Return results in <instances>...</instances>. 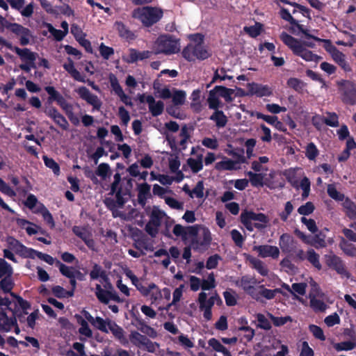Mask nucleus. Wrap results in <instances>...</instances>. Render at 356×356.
I'll use <instances>...</instances> for the list:
<instances>
[{
    "label": "nucleus",
    "instance_id": "1",
    "mask_svg": "<svg viewBox=\"0 0 356 356\" xmlns=\"http://www.w3.org/2000/svg\"><path fill=\"white\" fill-rule=\"evenodd\" d=\"M13 298V300L0 296V331L8 332L16 325V318L15 316L8 317L6 314V309L13 311V314H17L19 312L25 315L27 314L26 310L30 308V304L20 296L11 293Z\"/></svg>",
    "mask_w": 356,
    "mask_h": 356
},
{
    "label": "nucleus",
    "instance_id": "2",
    "mask_svg": "<svg viewBox=\"0 0 356 356\" xmlns=\"http://www.w3.org/2000/svg\"><path fill=\"white\" fill-rule=\"evenodd\" d=\"M202 281V291L198 294L197 303L200 311L203 314L204 318L209 321L212 318V307L215 304L221 305L222 300L216 291L206 292V291L213 289L216 286L213 273H209L207 277Z\"/></svg>",
    "mask_w": 356,
    "mask_h": 356
},
{
    "label": "nucleus",
    "instance_id": "3",
    "mask_svg": "<svg viewBox=\"0 0 356 356\" xmlns=\"http://www.w3.org/2000/svg\"><path fill=\"white\" fill-rule=\"evenodd\" d=\"M280 40L286 44L293 53L302 58L305 61L316 62L318 56L312 53V51L307 49L305 45L312 47L311 44H302L300 40L292 37L286 32H282L280 35Z\"/></svg>",
    "mask_w": 356,
    "mask_h": 356
},
{
    "label": "nucleus",
    "instance_id": "4",
    "mask_svg": "<svg viewBox=\"0 0 356 356\" xmlns=\"http://www.w3.org/2000/svg\"><path fill=\"white\" fill-rule=\"evenodd\" d=\"M194 41L200 40L199 42H191L182 51L183 57L188 61H195L196 60H205L211 56V52L202 43V36L200 34L192 37Z\"/></svg>",
    "mask_w": 356,
    "mask_h": 356
},
{
    "label": "nucleus",
    "instance_id": "5",
    "mask_svg": "<svg viewBox=\"0 0 356 356\" xmlns=\"http://www.w3.org/2000/svg\"><path fill=\"white\" fill-rule=\"evenodd\" d=\"M163 14V10L160 8L144 6L134 9L132 17L139 20L144 26L149 27L159 22Z\"/></svg>",
    "mask_w": 356,
    "mask_h": 356
},
{
    "label": "nucleus",
    "instance_id": "6",
    "mask_svg": "<svg viewBox=\"0 0 356 356\" xmlns=\"http://www.w3.org/2000/svg\"><path fill=\"white\" fill-rule=\"evenodd\" d=\"M179 41L170 35L159 36L154 42L153 49L156 54H172L179 51Z\"/></svg>",
    "mask_w": 356,
    "mask_h": 356
},
{
    "label": "nucleus",
    "instance_id": "7",
    "mask_svg": "<svg viewBox=\"0 0 356 356\" xmlns=\"http://www.w3.org/2000/svg\"><path fill=\"white\" fill-rule=\"evenodd\" d=\"M257 284L256 279L250 275H244L235 281L236 286L243 289L253 299L259 300V293H257V287H256Z\"/></svg>",
    "mask_w": 356,
    "mask_h": 356
},
{
    "label": "nucleus",
    "instance_id": "8",
    "mask_svg": "<svg viewBox=\"0 0 356 356\" xmlns=\"http://www.w3.org/2000/svg\"><path fill=\"white\" fill-rule=\"evenodd\" d=\"M6 243L9 249L22 257L31 259L35 257V250L26 247L14 237H8L6 238Z\"/></svg>",
    "mask_w": 356,
    "mask_h": 356
},
{
    "label": "nucleus",
    "instance_id": "9",
    "mask_svg": "<svg viewBox=\"0 0 356 356\" xmlns=\"http://www.w3.org/2000/svg\"><path fill=\"white\" fill-rule=\"evenodd\" d=\"M324 47L325 50L330 54L332 59L337 63L344 71H350V67L346 61L345 54L341 52L334 47L330 40H323Z\"/></svg>",
    "mask_w": 356,
    "mask_h": 356
},
{
    "label": "nucleus",
    "instance_id": "10",
    "mask_svg": "<svg viewBox=\"0 0 356 356\" xmlns=\"http://www.w3.org/2000/svg\"><path fill=\"white\" fill-rule=\"evenodd\" d=\"M137 290L143 296L148 298L152 304L159 303L161 300L160 289L153 282H150L147 285L141 282L139 286H137Z\"/></svg>",
    "mask_w": 356,
    "mask_h": 356
},
{
    "label": "nucleus",
    "instance_id": "11",
    "mask_svg": "<svg viewBox=\"0 0 356 356\" xmlns=\"http://www.w3.org/2000/svg\"><path fill=\"white\" fill-rule=\"evenodd\" d=\"M193 238L191 245L193 249L198 250L203 246L208 245L211 241V236L209 229L205 227H197V234L191 236Z\"/></svg>",
    "mask_w": 356,
    "mask_h": 356
},
{
    "label": "nucleus",
    "instance_id": "12",
    "mask_svg": "<svg viewBox=\"0 0 356 356\" xmlns=\"http://www.w3.org/2000/svg\"><path fill=\"white\" fill-rule=\"evenodd\" d=\"M342 101L350 105L356 104V86L351 81H343L340 88Z\"/></svg>",
    "mask_w": 356,
    "mask_h": 356
},
{
    "label": "nucleus",
    "instance_id": "13",
    "mask_svg": "<svg viewBox=\"0 0 356 356\" xmlns=\"http://www.w3.org/2000/svg\"><path fill=\"white\" fill-rule=\"evenodd\" d=\"M7 28L19 38L20 44L23 46L29 44L33 38L31 31L19 24H10Z\"/></svg>",
    "mask_w": 356,
    "mask_h": 356
},
{
    "label": "nucleus",
    "instance_id": "14",
    "mask_svg": "<svg viewBox=\"0 0 356 356\" xmlns=\"http://www.w3.org/2000/svg\"><path fill=\"white\" fill-rule=\"evenodd\" d=\"M166 138L172 148L184 149L186 143L189 138L188 129L186 126H184L181 129L177 138H173L168 132L166 133Z\"/></svg>",
    "mask_w": 356,
    "mask_h": 356
},
{
    "label": "nucleus",
    "instance_id": "15",
    "mask_svg": "<svg viewBox=\"0 0 356 356\" xmlns=\"http://www.w3.org/2000/svg\"><path fill=\"white\" fill-rule=\"evenodd\" d=\"M139 101L141 103L148 104L149 110L153 116H158L163 113L164 104L161 101H156L152 95H141L139 97Z\"/></svg>",
    "mask_w": 356,
    "mask_h": 356
},
{
    "label": "nucleus",
    "instance_id": "16",
    "mask_svg": "<svg viewBox=\"0 0 356 356\" xmlns=\"http://www.w3.org/2000/svg\"><path fill=\"white\" fill-rule=\"evenodd\" d=\"M253 250L262 258L270 257L273 259H278L280 251L278 247L270 245H261L253 247Z\"/></svg>",
    "mask_w": 356,
    "mask_h": 356
},
{
    "label": "nucleus",
    "instance_id": "17",
    "mask_svg": "<svg viewBox=\"0 0 356 356\" xmlns=\"http://www.w3.org/2000/svg\"><path fill=\"white\" fill-rule=\"evenodd\" d=\"M104 329L99 330L102 332L108 333L111 332L115 338L119 339L121 342L125 341L123 329L113 321L106 318L104 319Z\"/></svg>",
    "mask_w": 356,
    "mask_h": 356
},
{
    "label": "nucleus",
    "instance_id": "18",
    "mask_svg": "<svg viewBox=\"0 0 356 356\" xmlns=\"http://www.w3.org/2000/svg\"><path fill=\"white\" fill-rule=\"evenodd\" d=\"M249 93L259 97H269L273 94V89L268 85L251 83L248 85Z\"/></svg>",
    "mask_w": 356,
    "mask_h": 356
},
{
    "label": "nucleus",
    "instance_id": "19",
    "mask_svg": "<svg viewBox=\"0 0 356 356\" xmlns=\"http://www.w3.org/2000/svg\"><path fill=\"white\" fill-rule=\"evenodd\" d=\"M243 212L250 220H251V221L257 222L254 223V227L256 229H264L267 227V225L269 222V218L264 213H255L250 211H244Z\"/></svg>",
    "mask_w": 356,
    "mask_h": 356
},
{
    "label": "nucleus",
    "instance_id": "20",
    "mask_svg": "<svg viewBox=\"0 0 356 356\" xmlns=\"http://www.w3.org/2000/svg\"><path fill=\"white\" fill-rule=\"evenodd\" d=\"M327 265L334 269L339 274L348 275L341 259L335 254L330 253L325 256Z\"/></svg>",
    "mask_w": 356,
    "mask_h": 356
},
{
    "label": "nucleus",
    "instance_id": "21",
    "mask_svg": "<svg viewBox=\"0 0 356 356\" xmlns=\"http://www.w3.org/2000/svg\"><path fill=\"white\" fill-rule=\"evenodd\" d=\"M172 232L176 236L181 237L183 240H186L188 237H191V236H195L197 234V227H184L179 224H177L174 226Z\"/></svg>",
    "mask_w": 356,
    "mask_h": 356
},
{
    "label": "nucleus",
    "instance_id": "22",
    "mask_svg": "<svg viewBox=\"0 0 356 356\" xmlns=\"http://www.w3.org/2000/svg\"><path fill=\"white\" fill-rule=\"evenodd\" d=\"M65 70L74 80L84 83L86 81L84 76H83L75 67L74 61L71 58H67L66 62L63 65Z\"/></svg>",
    "mask_w": 356,
    "mask_h": 356
},
{
    "label": "nucleus",
    "instance_id": "23",
    "mask_svg": "<svg viewBox=\"0 0 356 356\" xmlns=\"http://www.w3.org/2000/svg\"><path fill=\"white\" fill-rule=\"evenodd\" d=\"M152 51H139L134 49H131L129 51V54L127 57H124V60L129 63H135L138 60H143L144 59L149 58Z\"/></svg>",
    "mask_w": 356,
    "mask_h": 356
},
{
    "label": "nucleus",
    "instance_id": "24",
    "mask_svg": "<svg viewBox=\"0 0 356 356\" xmlns=\"http://www.w3.org/2000/svg\"><path fill=\"white\" fill-rule=\"evenodd\" d=\"M56 265L59 267L60 272L68 278L77 277L78 280L83 279V274L74 267L67 266L59 261H56Z\"/></svg>",
    "mask_w": 356,
    "mask_h": 356
},
{
    "label": "nucleus",
    "instance_id": "25",
    "mask_svg": "<svg viewBox=\"0 0 356 356\" xmlns=\"http://www.w3.org/2000/svg\"><path fill=\"white\" fill-rule=\"evenodd\" d=\"M73 232L76 236L83 239L89 248L92 250L95 249V242L87 229L75 226L73 227Z\"/></svg>",
    "mask_w": 356,
    "mask_h": 356
},
{
    "label": "nucleus",
    "instance_id": "26",
    "mask_svg": "<svg viewBox=\"0 0 356 356\" xmlns=\"http://www.w3.org/2000/svg\"><path fill=\"white\" fill-rule=\"evenodd\" d=\"M279 246L283 252H292L294 246L293 238L289 234H282L279 240Z\"/></svg>",
    "mask_w": 356,
    "mask_h": 356
},
{
    "label": "nucleus",
    "instance_id": "27",
    "mask_svg": "<svg viewBox=\"0 0 356 356\" xmlns=\"http://www.w3.org/2000/svg\"><path fill=\"white\" fill-rule=\"evenodd\" d=\"M113 215L115 218L120 217L125 220H131L138 215V211L133 207H130L128 211L123 210L121 206L113 211Z\"/></svg>",
    "mask_w": 356,
    "mask_h": 356
},
{
    "label": "nucleus",
    "instance_id": "28",
    "mask_svg": "<svg viewBox=\"0 0 356 356\" xmlns=\"http://www.w3.org/2000/svg\"><path fill=\"white\" fill-rule=\"evenodd\" d=\"M104 286L106 289H102L100 284H96L95 293L99 302L104 304H108L109 302V296L111 291L109 289L111 288V286L110 284H106V282H105Z\"/></svg>",
    "mask_w": 356,
    "mask_h": 356
},
{
    "label": "nucleus",
    "instance_id": "29",
    "mask_svg": "<svg viewBox=\"0 0 356 356\" xmlns=\"http://www.w3.org/2000/svg\"><path fill=\"white\" fill-rule=\"evenodd\" d=\"M137 188L138 203L144 207L150 196V186L147 183H143L139 184Z\"/></svg>",
    "mask_w": 356,
    "mask_h": 356
},
{
    "label": "nucleus",
    "instance_id": "30",
    "mask_svg": "<svg viewBox=\"0 0 356 356\" xmlns=\"http://www.w3.org/2000/svg\"><path fill=\"white\" fill-rule=\"evenodd\" d=\"M15 51L24 63H33L36 60L37 54L30 51L29 49L16 47Z\"/></svg>",
    "mask_w": 356,
    "mask_h": 356
},
{
    "label": "nucleus",
    "instance_id": "31",
    "mask_svg": "<svg viewBox=\"0 0 356 356\" xmlns=\"http://www.w3.org/2000/svg\"><path fill=\"white\" fill-rule=\"evenodd\" d=\"M220 97L216 87L213 90L209 91V96L207 98V103L209 105V108L210 109L216 111L222 106V103L220 101Z\"/></svg>",
    "mask_w": 356,
    "mask_h": 356
},
{
    "label": "nucleus",
    "instance_id": "32",
    "mask_svg": "<svg viewBox=\"0 0 356 356\" xmlns=\"http://www.w3.org/2000/svg\"><path fill=\"white\" fill-rule=\"evenodd\" d=\"M247 259L261 275L266 276L268 274V269L264 263L259 259L248 255Z\"/></svg>",
    "mask_w": 356,
    "mask_h": 356
},
{
    "label": "nucleus",
    "instance_id": "33",
    "mask_svg": "<svg viewBox=\"0 0 356 356\" xmlns=\"http://www.w3.org/2000/svg\"><path fill=\"white\" fill-rule=\"evenodd\" d=\"M239 163L230 159L224 158L221 161L216 163V169L218 170H232L238 168Z\"/></svg>",
    "mask_w": 356,
    "mask_h": 356
},
{
    "label": "nucleus",
    "instance_id": "34",
    "mask_svg": "<svg viewBox=\"0 0 356 356\" xmlns=\"http://www.w3.org/2000/svg\"><path fill=\"white\" fill-rule=\"evenodd\" d=\"M83 319L86 321H88L91 323V325L97 330H104V319L99 317H93L88 312L83 310L82 312Z\"/></svg>",
    "mask_w": 356,
    "mask_h": 356
},
{
    "label": "nucleus",
    "instance_id": "35",
    "mask_svg": "<svg viewBox=\"0 0 356 356\" xmlns=\"http://www.w3.org/2000/svg\"><path fill=\"white\" fill-rule=\"evenodd\" d=\"M17 223L21 228L25 229L29 235L35 234L40 229L39 226L24 219H17Z\"/></svg>",
    "mask_w": 356,
    "mask_h": 356
},
{
    "label": "nucleus",
    "instance_id": "36",
    "mask_svg": "<svg viewBox=\"0 0 356 356\" xmlns=\"http://www.w3.org/2000/svg\"><path fill=\"white\" fill-rule=\"evenodd\" d=\"M76 318L77 322L80 326L79 328V333L86 338L92 337V332L90 328L88 322L81 316H76Z\"/></svg>",
    "mask_w": 356,
    "mask_h": 356
},
{
    "label": "nucleus",
    "instance_id": "37",
    "mask_svg": "<svg viewBox=\"0 0 356 356\" xmlns=\"http://www.w3.org/2000/svg\"><path fill=\"white\" fill-rule=\"evenodd\" d=\"M257 293H259V300H260L261 297L266 300H272L277 293H281V290L279 289H268L265 288L264 285H260L257 287Z\"/></svg>",
    "mask_w": 356,
    "mask_h": 356
},
{
    "label": "nucleus",
    "instance_id": "38",
    "mask_svg": "<svg viewBox=\"0 0 356 356\" xmlns=\"http://www.w3.org/2000/svg\"><path fill=\"white\" fill-rule=\"evenodd\" d=\"M306 259L317 270L322 268L321 264L320 262V255L314 251L313 249H309L305 254Z\"/></svg>",
    "mask_w": 356,
    "mask_h": 356
},
{
    "label": "nucleus",
    "instance_id": "39",
    "mask_svg": "<svg viewBox=\"0 0 356 356\" xmlns=\"http://www.w3.org/2000/svg\"><path fill=\"white\" fill-rule=\"evenodd\" d=\"M165 212L160 210L158 207H154L150 215L149 222L154 224L156 226L161 225L163 220L165 218Z\"/></svg>",
    "mask_w": 356,
    "mask_h": 356
},
{
    "label": "nucleus",
    "instance_id": "40",
    "mask_svg": "<svg viewBox=\"0 0 356 356\" xmlns=\"http://www.w3.org/2000/svg\"><path fill=\"white\" fill-rule=\"evenodd\" d=\"M305 243L314 246L316 248H323L326 247L325 235L322 232L316 234L310 241H305Z\"/></svg>",
    "mask_w": 356,
    "mask_h": 356
},
{
    "label": "nucleus",
    "instance_id": "41",
    "mask_svg": "<svg viewBox=\"0 0 356 356\" xmlns=\"http://www.w3.org/2000/svg\"><path fill=\"white\" fill-rule=\"evenodd\" d=\"M208 344L212 349L218 353H221L224 356H232L229 350L225 348L221 342L216 338H211L208 341Z\"/></svg>",
    "mask_w": 356,
    "mask_h": 356
},
{
    "label": "nucleus",
    "instance_id": "42",
    "mask_svg": "<svg viewBox=\"0 0 356 356\" xmlns=\"http://www.w3.org/2000/svg\"><path fill=\"white\" fill-rule=\"evenodd\" d=\"M280 16L283 19L289 22L291 24L296 26L297 29L302 33H304L306 35H307L306 31L303 29L302 26L299 24L298 22L291 16V15L290 14L287 9L284 8H281Z\"/></svg>",
    "mask_w": 356,
    "mask_h": 356
},
{
    "label": "nucleus",
    "instance_id": "43",
    "mask_svg": "<svg viewBox=\"0 0 356 356\" xmlns=\"http://www.w3.org/2000/svg\"><path fill=\"white\" fill-rule=\"evenodd\" d=\"M203 156L202 154L197 155L195 157L189 158L187 160V164L191 170L196 173L200 171L203 168Z\"/></svg>",
    "mask_w": 356,
    "mask_h": 356
},
{
    "label": "nucleus",
    "instance_id": "44",
    "mask_svg": "<svg viewBox=\"0 0 356 356\" xmlns=\"http://www.w3.org/2000/svg\"><path fill=\"white\" fill-rule=\"evenodd\" d=\"M268 161V157L266 156H260L257 161H254L252 163V168L257 172H267L268 169L266 166V164Z\"/></svg>",
    "mask_w": 356,
    "mask_h": 356
},
{
    "label": "nucleus",
    "instance_id": "45",
    "mask_svg": "<svg viewBox=\"0 0 356 356\" xmlns=\"http://www.w3.org/2000/svg\"><path fill=\"white\" fill-rule=\"evenodd\" d=\"M247 175L249 177V181L251 183L252 186L254 187H261L264 186L265 175L261 172L255 173L252 171H248L247 172Z\"/></svg>",
    "mask_w": 356,
    "mask_h": 356
},
{
    "label": "nucleus",
    "instance_id": "46",
    "mask_svg": "<svg viewBox=\"0 0 356 356\" xmlns=\"http://www.w3.org/2000/svg\"><path fill=\"white\" fill-rule=\"evenodd\" d=\"M347 216L351 219H356V204L346 197L342 203Z\"/></svg>",
    "mask_w": 356,
    "mask_h": 356
},
{
    "label": "nucleus",
    "instance_id": "47",
    "mask_svg": "<svg viewBox=\"0 0 356 356\" xmlns=\"http://www.w3.org/2000/svg\"><path fill=\"white\" fill-rule=\"evenodd\" d=\"M165 203L171 209L176 210H184V202L177 200L172 195L163 197Z\"/></svg>",
    "mask_w": 356,
    "mask_h": 356
},
{
    "label": "nucleus",
    "instance_id": "48",
    "mask_svg": "<svg viewBox=\"0 0 356 356\" xmlns=\"http://www.w3.org/2000/svg\"><path fill=\"white\" fill-rule=\"evenodd\" d=\"M131 342L135 346L142 348L147 338L136 331H132L129 335Z\"/></svg>",
    "mask_w": 356,
    "mask_h": 356
},
{
    "label": "nucleus",
    "instance_id": "49",
    "mask_svg": "<svg viewBox=\"0 0 356 356\" xmlns=\"http://www.w3.org/2000/svg\"><path fill=\"white\" fill-rule=\"evenodd\" d=\"M90 276L92 280L101 278L104 280V282H106V284H109L108 278L105 275L104 271L102 270V267L97 264L94 265L92 270L90 273Z\"/></svg>",
    "mask_w": 356,
    "mask_h": 356
},
{
    "label": "nucleus",
    "instance_id": "50",
    "mask_svg": "<svg viewBox=\"0 0 356 356\" xmlns=\"http://www.w3.org/2000/svg\"><path fill=\"white\" fill-rule=\"evenodd\" d=\"M339 246L343 252L350 257L356 256V248L351 243H349L346 239L341 238Z\"/></svg>",
    "mask_w": 356,
    "mask_h": 356
},
{
    "label": "nucleus",
    "instance_id": "51",
    "mask_svg": "<svg viewBox=\"0 0 356 356\" xmlns=\"http://www.w3.org/2000/svg\"><path fill=\"white\" fill-rule=\"evenodd\" d=\"M210 119L216 122L218 127H225L227 122V118L223 112L218 110H216L213 114L211 115Z\"/></svg>",
    "mask_w": 356,
    "mask_h": 356
},
{
    "label": "nucleus",
    "instance_id": "52",
    "mask_svg": "<svg viewBox=\"0 0 356 356\" xmlns=\"http://www.w3.org/2000/svg\"><path fill=\"white\" fill-rule=\"evenodd\" d=\"M0 191L11 197H13L16 196L17 193H26V191L21 188L20 186L16 188V191H15L13 189H12L6 182H4L1 186H0Z\"/></svg>",
    "mask_w": 356,
    "mask_h": 356
},
{
    "label": "nucleus",
    "instance_id": "53",
    "mask_svg": "<svg viewBox=\"0 0 356 356\" xmlns=\"http://www.w3.org/2000/svg\"><path fill=\"white\" fill-rule=\"evenodd\" d=\"M305 156L310 161H314L319 154V151L314 143H309L305 147Z\"/></svg>",
    "mask_w": 356,
    "mask_h": 356
},
{
    "label": "nucleus",
    "instance_id": "54",
    "mask_svg": "<svg viewBox=\"0 0 356 356\" xmlns=\"http://www.w3.org/2000/svg\"><path fill=\"white\" fill-rule=\"evenodd\" d=\"M184 284H181L179 287L176 288L172 293V300L167 305V309L172 306H175L180 301L183 292L184 291Z\"/></svg>",
    "mask_w": 356,
    "mask_h": 356
},
{
    "label": "nucleus",
    "instance_id": "55",
    "mask_svg": "<svg viewBox=\"0 0 356 356\" xmlns=\"http://www.w3.org/2000/svg\"><path fill=\"white\" fill-rule=\"evenodd\" d=\"M13 273L12 266L3 259L0 258V278L12 276Z\"/></svg>",
    "mask_w": 356,
    "mask_h": 356
},
{
    "label": "nucleus",
    "instance_id": "56",
    "mask_svg": "<svg viewBox=\"0 0 356 356\" xmlns=\"http://www.w3.org/2000/svg\"><path fill=\"white\" fill-rule=\"evenodd\" d=\"M329 196L336 201H343L346 197L343 194L339 193L334 184H329L327 188Z\"/></svg>",
    "mask_w": 356,
    "mask_h": 356
},
{
    "label": "nucleus",
    "instance_id": "57",
    "mask_svg": "<svg viewBox=\"0 0 356 356\" xmlns=\"http://www.w3.org/2000/svg\"><path fill=\"white\" fill-rule=\"evenodd\" d=\"M324 117L325 124L331 127H337L339 126V117L337 113L333 112H327Z\"/></svg>",
    "mask_w": 356,
    "mask_h": 356
},
{
    "label": "nucleus",
    "instance_id": "58",
    "mask_svg": "<svg viewBox=\"0 0 356 356\" xmlns=\"http://www.w3.org/2000/svg\"><path fill=\"white\" fill-rule=\"evenodd\" d=\"M172 102L176 106L184 104L186 101V94L182 90H174L171 95Z\"/></svg>",
    "mask_w": 356,
    "mask_h": 356
},
{
    "label": "nucleus",
    "instance_id": "59",
    "mask_svg": "<svg viewBox=\"0 0 356 356\" xmlns=\"http://www.w3.org/2000/svg\"><path fill=\"white\" fill-rule=\"evenodd\" d=\"M14 286V283L12 279V276H7L2 277L0 281V288L4 293H11V291Z\"/></svg>",
    "mask_w": 356,
    "mask_h": 356
},
{
    "label": "nucleus",
    "instance_id": "60",
    "mask_svg": "<svg viewBox=\"0 0 356 356\" xmlns=\"http://www.w3.org/2000/svg\"><path fill=\"white\" fill-rule=\"evenodd\" d=\"M188 195L192 198H202L204 196L203 182L198 181L196 186L192 190H188Z\"/></svg>",
    "mask_w": 356,
    "mask_h": 356
},
{
    "label": "nucleus",
    "instance_id": "61",
    "mask_svg": "<svg viewBox=\"0 0 356 356\" xmlns=\"http://www.w3.org/2000/svg\"><path fill=\"white\" fill-rule=\"evenodd\" d=\"M270 318L273 323L276 327H280L286 324L289 322H292L293 319L290 316H275L270 314H268Z\"/></svg>",
    "mask_w": 356,
    "mask_h": 356
},
{
    "label": "nucleus",
    "instance_id": "62",
    "mask_svg": "<svg viewBox=\"0 0 356 356\" xmlns=\"http://www.w3.org/2000/svg\"><path fill=\"white\" fill-rule=\"evenodd\" d=\"M42 159L45 165L51 169L55 175H60V167L53 159L49 158L47 156H43Z\"/></svg>",
    "mask_w": 356,
    "mask_h": 356
},
{
    "label": "nucleus",
    "instance_id": "63",
    "mask_svg": "<svg viewBox=\"0 0 356 356\" xmlns=\"http://www.w3.org/2000/svg\"><path fill=\"white\" fill-rule=\"evenodd\" d=\"M243 30L250 37L256 38L260 35L262 30V25L260 23H255L253 26H245Z\"/></svg>",
    "mask_w": 356,
    "mask_h": 356
},
{
    "label": "nucleus",
    "instance_id": "64",
    "mask_svg": "<svg viewBox=\"0 0 356 356\" xmlns=\"http://www.w3.org/2000/svg\"><path fill=\"white\" fill-rule=\"evenodd\" d=\"M99 51L101 56L104 60H108L115 52L113 48L106 46L103 42H102L99 46Z\"/></svg>",
    "mask_w": 356,
    "mask_h": 356
}]
</instances>
